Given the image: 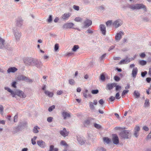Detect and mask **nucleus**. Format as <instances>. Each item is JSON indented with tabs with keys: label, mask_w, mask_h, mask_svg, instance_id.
I'll return each mask as SVG.
<instances>
[{
	"label": "nucleus",
	"mask_w": 151,
	"mask_h": 151,
	"mask_svg": "<svg viewBox=\"0 0 151 151\" xmlns=\"http://www.w3.org/2000/svg\"><path fill=\"white\" fill-rule=\"evenodd\" d=\"M24 63L28 65H35L37 67L41 65V62L31 58H28L24 60Z\"/></svg>",
	"instance_id": "1"
},
{
	"label": "nucleus",
	"mask_w": 151,
	"mask_h": 151,
	"mask_svg": "<svg viewBox=\"0 0 151 151\" xmlns=\"http://www.w3.org/2000/svg\"><path fill=\"white\" fill-rule=\"evenodd\" d=\"M129 8L133 10L143 8L145 11L147 10L145 6L142 4H137L131 5L130 6Z\"/></svg>",
	"instance_id": "2"
},
{
	"label": "nucleus",
	"mask_w": 151,
	"mask_h": 151,
	"mask_svg": "<svg viewBox=\"0 0 151 151\" xmlns=\"http://www.w3.org/2000/svg\"><path fill=\"white\" fill-rule=\"evenodd\" d=\"M129 132L128 130H124L122 132L120 133L121 136L124 138H129Z\"/></svg>",
	"instance_id": "3"
},
{
	"label": "nucleus",
	"mask_w": 151,
	"mask_h": 151,
	"mask_svg": "<svg viewBox=\"0 0 151 151\" xmlns=\"http://www.w3.org/2000/svg\"><path fill=\"white\" fill-rule=\"evenodd\" d=\"M17 78L19 80L24 81H26L28 82H31L32 81V80L28 79L27 77L22 75H21L18 76Z\"/></svg>",
	"instance_id": "4"
},
{
	"label": "nucleus",
	"mask_w": 151,
	"mask_h": 151,
	"mask_svg": "<svg viewBox=\"0 0 151 151\" xmlns=\"http://www.w3.org/2000/svg\"><path fill=\"white\" fill-rule=\"evenodd\" d=\"M15 95H16L22 98H24L26 96V95L22 91H21L17 90L15 92Z\"/></svg>",
	"instance_id": "5"
},
{
	"label": "nucleus",
	"mask_w": 151,
	"mask_h": 151,
	"mask_svg": "<svg viewBox=\"0 0 151 151\" xmlns=\"http://www.w3.org/2000/svg\"><path fill=\"white\" fill-rule=\"evenodd\" d=\"M112 137V140L113 143L116 145L118 144L119 142L118 137L116 134H113Z\"/></svg>",
	"instance_id": "6"
},
{
	"label": "nucleus",
	"mask_w": 151,
	"mask_h": 151,
	"mask_svg": "<svg viewBox=\"0 0 151 151\" xmlns=\"http://www.w3.org/2000/svg\"><path fill=\"white\" fill-rule=\"evenodd\" d=\"M74 25V24L72 23H66L63 25V29L71 28Z\"/></svg>",
	"instance_id": "7"
},
{
	"label": "nucleus",
	"mask_w": 151,
	"mask_h": 151,
	"mask_svg": "<svg viewBox=\"0 0 151 151\" xmlns=\"http://www.w3.org/2000/svg\"><path fill=\"white\" fill-rule=\"evenodd\" d=\"M122 24V22L119 20L115 21L113 23V25L116 28H117Z\"/></svg>",
	"instance_id": "8"
},
{
	"label": "nucleus",
	"mask_w": 151,
	"mask_h": 151,
	"mask_svg": "<svg viewBox=\"0 0 151 151\" xmlns=\"http://www.w3.org/2000/svg\"><path fill=\"white\" fill-rule=\"evenodd\" d=\"M71 14L70 13H65L62 15V19L65 20L68 19L71 16Z\"/></svg>",
	"instance_id": "9"
},
{
	"label": "nucleus",
	"mask_w": 151,
	"mask_h": 151,
	"mask_svg": "<svg viewBox=\"0 0 151 151\" xmlns=\"http://www.w3.org/2000/svg\"><path fill=\"white\" fill-rule=\"evenodd\" d=\"M60 133L62 136L65 137L68 136L69 132L66 131V129L64 128L63 130L60 131Z\"/></svg>",
	"instance_id": "10"
},
{
	"label": "nucleus",
	"mask_w": 151,
	"mask_h": 151,
	"mask_svg": "<svg viewBox=\"0 0 151 151\" xmlns=\"http://www.w3.org/2000/svg\"><path fill=\"white\" fill-rule=\"evenodd\" d=\"M124 33L120 31L115 36V39L116 40H119L122 38V35H124Z\"/></svg>",
	"instance_id": "11"
},
{
	"label": "nucleus",
	"mask_w": 151,
	"mask_h": 151,
	"mask_svg": "<svg viewBox=\"0 0 151 151\" xmlns=\"http://www.w3.org/2000/svg\"><path fill=\"white\" fill-rule=\"evenodd\" d=\"M100 28L102 33L105 35L106 34V27L103 24H101L100 26Z\"/></svg>",
	"instance_id": "12"
},
{
	"label": "nucleus",
	"mask_w": 151,
	"mask_h": 151,
	"mask_svg": "<svg viewBox=\"0 0 151 151\" xmlns=\"http://www.w3.org/2000/svg\"><path fill=\"white\" fill-rule=\"evenodd\" d=\"M137 72L138 69L136 67L133 68L132 72V76L134 78H135L136 76Z\"/></svg>",
	"instance_id": "13"
},
{
	"label": "nucleus",
	"mask_w": 151,
	"mask_h": 151,
	"mask_svg": "<svg viewBox=\"0 0 151 151\" xmlns=\"http://www.w3.org/2000/svg\"><path fill=\"white\" fill-rule=\"evenodd\" d=\"M38 145L42 148H44L45 146V143L42 140H40L37 141Z\"/></svg>",
	"instance_id": "14"
},
{
	"label": "nucleus",
	"mask_w": 151,
	"mask_h": 151,
	"mask_svg": "<svg viewBox=\"0 0 151 151\" xmlns=\"http://www.w3.org/2000/svg\"><path fill=\"white\" fill-rule=\"evenodd\" d=\"M17 70V69L14 67H11L9 68L7 70V72L8 73H14Z\"/></svg>",
	"instance_id": "15"
},
{
	"label": "nucleus",
	"mask_w": 151,
	"mask_h": 151,
	"mask_svg": "<svg viewBox=\"0 0 151 151\" xmlns=\"http://www.w3.org/2000/svg\"><path fill=\"white\" fill-rule=\"evenodd\" d=\"M92 24V22L91 20L87 19L84 22L85 26L87 27L91 25Z\"/></svg>",
	"instance_id": "16"
},
{
	"label": "nucleus",
	"mask_w": 151,
	"mask_h": 151,
	"mask_svg": "<svg viewBox=\"0 0 151 151\" xmlns=\"http://www.w3.org/2000/svg\"><path fill=\"white\" fill-rule=\"evenodd\" d=\"M45 94L49 97H52L53 95V92H50L48 91L45 90L44 91Z\"/></svg>",
	"instance_id": "17"
},
{
	"label": "nucleus",
	"mask_w": 151,
	"mask_h": 151,
	"mask_svg": "<svg viewBox=\"0 0 151 151\" xmlns=\"http://www.w3.org/2000/svg\"><path fill=\"white\" fill-rule=\"evenodd\" d=\"M116 83H115L109 84L107 86V88L109 90L112 89L113 87L116 86Z\"/></svg>",
	"instance_id": "18"
},
{
	"label": "nucleus",
	"mask_w": 151,
	"mask_h": 151,
	"mask_svg": "<svg viewBox=\"0 0 151 151\" xmlns=\"http://www.w3.org/2000/svg\"><path fill=\"white\" fill-rule=\"evenodd\" d=\"M62 115L64 119H65V118L67 117H69L70 116V114L65 111L63 112Z\"/></svg>",
	"instance_id": "19"
},
{
	"label": "nucleus",
	"mask_w": 151,
	"mask_h": 151,
	"mask_svg": "<svg viewBox=\"0 0 151 151\" xmlns=\"http://www.w3.org/2000/svg\"><path fill=\"white\" fill-rule=\"evenodd\" d=\"M103 139L104 142L107 144H109L111 142V139L107 137H104Z\"/></svg>",
	"instance_id": "20"
},
{
	"label": "nucleus",
	"mask_w": 151,
	"mask_h": 151,
	"mask_svg": "<svg viewBox=\"0 0 151 151\" xmlns=\"http://www.w3.org/2000/svg\"><path fill=\"white\" fill-rule=\"evenodd\" d=\"M130 61L128 59H126L121 60L119 63L120 64H125L129 62Z\"/></svg>",
	"instance_id": "21"
},
{
	"label": "nucleus",
	"mask_w": 151,
	"mask_h": 151,
	"mask_svg": "<svg viewBox=\"0 0 151 151\" xmlns=\"http://www.w3.org/2000/svg\"><path fill=\"white\" fill-rule=\"evenodd\" d=\"M82 139V138L78 137H77V140L79 143L81 145L83 144L85 142V140L83 139Z\"/></svg>",
	"instance_id": "22"
},
{
	"label": "nucleus",
	"mask_w": 151,
	"mask_h": 151,
	"mask_svg": "<svg viewBox=\"0 0 151 151\" xmlns=\"http://www.w3.org/2000/svg\"><path fill=\"white\" fill-rule=\"evenodd\" d=\"M21 36L20 33L16 32L15 34V36L16 39L17 40H19Z\"/></svg>",
	"instance_id": "23"
},
{
	"label": "nucleus",
	"mask_w": 151,
	"mask_h": 151,
	"mask_svg": "<svg viewBox=\"0 0 151 151\" xmlns=\"http://www.w3.org/2000/svg\"><path fill=\"white\" fill-rule=\"evenodd\" d=\"M139 63L142 65H144L146 64L147 62L144 60H141L139 61Z\"/></svg>",
	"instance_id": "24"
},
{
	"label": "nucleus",
	"mask_w": 151,
	"mask_h": 151,
	"mask_svg": "<svg viewBox=\"0 0 151 151\" xmlns=\"http://www.w3.org/2000/svg\"><path fill=\"white\" fill-rule=\"evenodd\" d=\"M90 120L88 119H87L85 121L84 123V125L86 126L90 124Z\"/></svg>",
	"instance_id": "25"
},
{
	"label": "nucleus",
	"mask_w": 151,
	"mask_h": 151,
	"mask_svg": "<svg viewBox=\"0 0 151 151\" xmlns=\"http://www.w3.org/2000/svg\"><path fill=\"white\" fill-rule=\"evenodd\" d=\"M149 100L148 99H146L145 101V103L144 104L145 106V107H147L149 106Z\"/></svg>",
	"instance_id": "26"
},
{
	"label": "nucleus",
	"mask_w": 151,
	"mask_h": 151,
	"mask_svg": "<svg viewBox=\"0 0 151 151\" xmlns=\"http://www.w3.org/2000/svg\"><path fill=\"white\" fill-rule=\"evenodd\" d=\"M134 96L136 97V98H138L139 97L140 94L139 93L136 91H135L134 92Z\"/></svg>",
	"instance_id": "27"
},
{
	"label": "nucleus",
	"mask_w": 151,
	"mask_h": 151,
	"mask_svg": "<svg viewBox=\"0 0 151 151\" xmlns=\"http://www.w3.org/2000/svg\"><path fill=\"white\" fill-rule=\"evenodd\" d=\"M60 144L61 145L64 146L66 147L68 146L67 144L66 143V142L64 140H62L61 141Z\"/></svg>",
	"instance_id": "28"
},
{
	"label": "nucleus",
	"mask_w": 151,
	"mask_h": 151,
	"mask_svg": "<svg viewBox=\"0 0 151 151\" xmlns=\"http://www.w3.org/2000/svg\"><path fill=\"white\" fill-rule=\"evenodd\" d=\"M38 129H39V128H38V127L36 126L33 129V132L34 133H37L38 132V131L37 130Z\"/></svg>",
	"instance_id": "29"
},
{
	"label": "nucleus",
	"mask_w": 151,
	"mask_h": 151,
	"mask_svg": "<svg viewBox=\"0 0 151 151\" xmlns=\"http://www.w3.org/2000/svg\"><path fill=\"white\" fill-rule=\"evenodd\" d=\"M89 104L90 108L91 109L93 110L95 109L93 103L92 102H90Z\"/></svg>",
	"instance_id": "30"
},
{
	"label": "nucleus",
	"mask_w": 151,
	"mask_h": 151,
	"mask_svg": "<svg viewBox=\"0 0 151 151\" xmlns=\"http://www.w3.org/2000/svg\"><path fill=\"white\" fill-rule=\"evenodd\" d=\"M37 138V137L36 136H34L33 138L32 139H31L33 145H34L35 144L36 142L35 141Z\"/></svg>",
	"instance_id": "31"
},
{
	"label": "nucleus",
	"mask_w": 151,
	"mask_h": 151,
	"mask_svg": "<svg viewBox=\"0 0 151 151\" xmlns=\"http://www.w3.org/2000/svg\"><path fill=\"white\" fill-rule=\"evenodd\" d=\"M79 48V46L78 45H75L74 46L72 49V50L73 51H76Z\"/></svg>",
	"instance_id": "32"
},
{
	"label": "nucleus",
	"mask_w": 151,
	"mask_h": 151,
	"mask_svg": "<svg viewBox=\"0 0 151 151\" xmlns=\"http://www.w3.org/2000/svg\"><path fill=\"white\" fill-rule=\"evenodd\" d=\"M0 113L1 115H3L4 113V108L1 105H0Z\"/></svg>",
	"instance_id": "33"
},
{
	"label": "nucleus",
	"mask_w": 151,
	"mask_h": 151,
	"mask_svg": "<svg viewBox=\"0 0 151 151\" xmlns=\"http://www.w3.org/2000/svg\"><path fill=\"white\" fill-rule=\"evenodd\" d=\"M128 92L129 90H124L122 93V96L123 97V96H124Z\"/></svg>",
	"instance_id": "34"
},
{
	"label": "nucleus",
	"mask_w": 151,
	"mask_h": 151,
	"mask_svg": "<svg viewBox=\"0 0 151 151\" xmlns=\"http://www.w3.org/2000/svg\"><path fill=\"white\" fill-rule=\"evenodd\" d=\"M7 91L11 93V94L12 95L13 97H14L15 96V93L13 91L11 90L9 88V89H8Z\"/></svg>",
	"instance_id": "35"
},
{
	"label": "nucleus",
	"mask_w": 151,
	"mask_h": 151,
	"mask_svg": "<svg viewBox=\"0 0 151 151\" xmlns=\"http://www.w3.org/2000/svg\"><path fill=\"white\" fill-rule=\"evenodd\" d=\"M69 83L72 85H73L75 83V81L73 79H70L69 80Z\"/></svg>",
	"instance_id": "36"
},
{
	"label": "nucleus",
	"mask_w": 151,
	"mask_h": 151,
	"mask_svg": "<svg viewBox=\"0 0 151 151\" xmlns=\"http://www.w3.org/2000/svg\"><path fill=\"white\" fill-rule=\"evenodd\" d=\"M82 19L80 17H77L75 19V21L77 22H81L82 21Z\"/></svg>",
	"instance_id": "37"
},
{
	"label": "nucleus",
	"mask_w": 151,
	"mask_h": 151,
	"mask_svg": "<svg viewBox=\"0 0 151 151\" xmlns=\"http://www.w3.org/2000/svg\"><path fill=\"white\" fill-rule=\"evenodd\" d=\"M94 126L95 128L97 129H100L101 128V126L100 125L96 123L94 124Z\"/></svg>",
	"instance_id": "38"
},
{
	"label": "nucleus",
	"mask_w": 151,
	"mask_h": 151,
	"mask_svg": "<svg viewBox=\"0 0 151 151\" xmlns=\"http://www.w3.org/2000/svg\"><path fill=\"white\" fill-rule=\"evenodd\" d=\"M55 106L54 105H52V106L50 107L49 109L48 110L49 111H52L53 109H54L55 108Z\"/></svg>",
	"instance_id": "39"
},
{
	"label": "nucleus",
	"mask_w": 151,
	"mask_h": 151,
	"mask_svg": "<svg viewBox=\"0 0 151 151\" xmlns=\"http://www.w3.org/2000/svg\"><path fill=\"white\" fill-rule=\"evenodd\" d=\"M99 91L98 90H92L91 91V93L93 94H96L98 93Z\"/></svg>",
	"instance_id": "40"
},
{
	"label": "nucleus",
	"mask_w": 151,
	"mask_h": 151,
	"mask_svg": "<svg viewBox=\"0 0 151 151\" xmlns=\"http://www.w3.org/2000/svg\"><path fill=\"white\" fill-rule=\"evenodd\" d=\"M139 56L141 58H144L145 57L146 55L145 53L143 52L139 54Z\"/></svg>",
	"instance_id": "41"
},
{
	"label": "nucleus",
	"mask_w": 151,
	"mask_h": 151,
	"mask_svg": "<svg viewBox=\"0 0 151 151\" xmlns=\"http://www.w3.org/2000/svg\"><path fill=\"white\" fill-rule=\"evenodd\" d=\"M114 79L116 81H118L120 80V78L119 77L117 76H114Z\"/></svg>",
	"instance_id": "42"
},
{
	"label": "nucleus",
	"mask_w": 151,
	"mask_h": 151,
	"mask_svg": "<svg viewBox=\"0 0 151 151\" xmlns=\"http://www.w3.org/2000/svg\"><path fill=\"white\" fill-rule=\"evenodd\" d=\"M115 97L116 99H119L121 97L120 96V94L119 92L117 93L116 94V96H115Z\"/></svg>",
	"instance_id": "43"
},
{
	"label": "nucleus",
	"mask_w": 151,
	"mask_h": 151,
	"mask_svg": "<svg viewBox=\"0 0 151 151\" xmlns=\"http://www.w3.org/2000/svg\"><path fill=\"white\" fill-rule=\"evenodd\" d=\"M99 103L101 106H102L104 103L103 99H101L100 100H99Z\"/></svg>",
	"instance_id": "44"
},
{
	"label": "nucleus",
	"mask_w": 151,
	"mask_h": 151,
	"mask_svg": "<svg viewBox=\"0 0 151 151\" xmlns=\"http://www.w3.org/2000/svg\"><path fill=\"white\" fill-rule=\"evenodd\" d=\"M59 48V45L58 44H56L55 46V51H57Z\"/></svg>",
	"instance_id": "45"
},
{
	"label": "nucleus",
	"mask_w": 151,
	"mask_h": 151,
	"mask_svg": "<svg viewBox=\"0 0 151 151\" xmlns=\"http://www.w3.org/2000/svg\"><path fill=\"white\" fill-rule=\"evenodd\" d=\"M88 90H86L85 91V93H83V95L84 97H85V98H86L87 97V93L88 92Z\"/></svg>",
	"instance_id": "46"
},
{
	"label": "nucleus",
	"mask_w": 151,
	"mask_h": 151,
	"mask_svg": "<svg viewBox=\"0 0 151 151\" xmlns=\"http://www.w3.org/2000/svg\"><path fill=\"white\" fill-rule=\"evenodd\" d=\"M112 22V21L109 20L106 22V24L107 26L110 25Z\"/></svg>",
	"instance_id": "47"
},
{
	"label": "nucleus",
	"mask_w": 151,
	"mask_h": 151,
	"mask_svg": "<svg viewBox=\"0 0 151 151\" xmlns=\"http://www.w3.org/2000/svg\"><path fill=\"white\" fill-rule=\"evenodd\" d=\"M115 98L112 96H111L109 98V101H113L115 100Z\"/></svg>",
	"instance_id": "48"
},
{
	"label": "nucleus",
	"mask_w": 151,
	"mask_h": 151,
	"mask_svg": "<svg viewBox=\"0 0 151 151\" xmlns=\"http://www.w3.org/2000/svg\"><path fill=\"white\" fill-rule=\"evenodd\" d=\"M115 87H116V91H117L119 89H121V87L120 86L118 85H116V86H115Z\"/></svg>",
	"instance_id": "49"
},
{
	"label": "nucleus",
	"mask_w": 151,
	"mask_h": 151,
	"mask_svg": "<svg viewBox=\"0 0 151 151\" xmlns=\"http://www.w3.org/2000/svg\"><path fill=\"white\" fill-rule=\"evenodd\" d=\"M52 20V16L50 15L48 19H47V21L48 22H50Z\"/></svg>",
	"instance_id": "50"
},
{
	"label": "nucleus",
	"mask_w": 151,
	"mask_h": 151,
	"mask_svg": "<svg viewBox=\"0 0 151 151\" xmlns=\"http://www.w3.org/2000/svg\"><path fill=\"white\" fill-rule=\"evenodd\" d=\"M17 82L16 81H14L12 84V86L15 88H16V84Z\"/></svg>",
	"instance_id": "51"
},
{
	"label": "nucleus",
	"mask_w": 151,
	"mask_h": 151,
	"mask_svg": "<svg viewBox=\"0 0 151 151\" xmlns=\"http://www.w3.org/2000/svg\"><path fill=\"white\" fill-rule=\"evenodd\" d=\"M147 73V72L146 71H145L144 72H142L141 76L142 77H144Z\"/></svg>",
	"instance_id": "52"
},
{
	"label": "nucleus",
	"mask_w": 151,
	"mask_h": 151,
	"mask_svg": "<svg viewBox=\"0 0 151 151\" xmlns=\"http://www.w3.org/2000/svg\"><path fill=\"white\" fill-rule=\"evenodd\" d=\"M73 8L76 10H79V7L78 6L74 5L73 6Z\"/></svg>",
	"instance_id": "53"
},
{
	"label": "nucleus",
	"mask_w": 151,
	"mask_h": 151,
	"mask_svg": "<svg viewBox=\"0 0 151 151\" xmlns=\"http://www.w3.org/2000/svg\"><path fill=\"white\" fill-rule=\"evenodd\" d=\"M18 118V115L17 114V115H16L14 117V122H16L17 121V119Z\"/></svg>",
	"instance_id": "54"
},
{
	"label": "nucleus",
	"mask_w": 151,
	"mask_h": 151,
	"mask_svg": "<svg viewBox=\"0 0 151 151\" xmlns=\"http://www.w3.org/2000/svg\"><path fill=\"white\" fill-rule=\"evenodd\" d=\"M53 118L52 117H50L47 118V121L48 122H50L52 121Z\"/></svg>",
	"instance_id": "55"
},
{
	"label": "nucleus",
	"mask_w": 151,
	"mask_h": 151,
	"mask_svg": "<svg viewBox=\"0 0 151 151\" xmlns=\"http://www.w3.org/2000/svg\"><path fill=\"white\" fill-rule=\"evenodd\" d=\"M134 131H136L139 132L140 130V128L139 126H137L134 128Z\"/></svg>",
	"instance_id": "56"
},
{
	"label": "nucleus",
	"mask_w": 151,
	"mask_h": 151,
	"mask_svg": "<svg viewBox=\"0 0 151 151\" xmlns=\"http://www.w3.org/2000/svg\"><path fill=\"white\" fill-rule=\"evenodd\" d=\"M100 79L102 80H104L105 79V77L104 75L101 74V75Z\"/></svg>",
	"instance_id": "57"
},
{
	"label": "nucleus",
	"mask_w": 151,
	"mask_h": 151,
	"mask_svg": "<svg viewBox=\"0 0 151 151\" xmlns=\"http://www.w3.org/2000/svg\"><path fill=\"white\" fill-rule=\"evenodd\" d=\"M138 132L136 131H134V136L135 137H137L138 136Z\"/></svg>",
	"instance_id": "58"
},
{
	"label": "nucleus",
	"mask_w": 151,
	"mask_h": 151,
	"mask_svg": "<svg viewBox=\"0 0 151 151\" xmlns=\"http://www.w3.org/2000/svg\"><path fill=\"white\" fill-rule=\"evenodd\" d=\"M54 146L53 145H51L50 147V149L49 151H52L54 148Z\"/></svg>",
	"instance_id": "59"
},
{
	"label": "nucleus",
	"mask_w": 151,
	"mask_h": 151,
	"mask_svg": "<svg viewBox=\"0 0 151 151\" xmlns=\"http://www.w3.org/2000/svg\"><path fill=\"white\" fill-rule=\"evenodd\" d=\"M63 93V91H57V94L58 95H60Z\"/></svg>",
	"instance_id": "60"
},
{
	"label": "nucleus",
	"mask_w": 151,
	"mask_h": 151,
	"mask_svg": "<svg viewBox=\"0 0 151 151\" xmlns=\"http://www.w3.org/2000/svg\"><path fill=\"white\" fill-rule=\"evenodd\" d=\"M143 129L145 131H148L149 130L148 128L146 126H144L143 127Z\"/></svg>",
	"instance_id": "61"
},
{
	"label": "nucleus",
	"mask_w": 151,
	"mask_h": 151,
	"mask_svg": "<svg viewBox=\"0 0 151 151\" xmlns=\"http://www.w3.org/2000/svg\"><path fill=\"white\" fill-rule=\"evenodd\" d=\"M146 80L148 83H150L151 81V78H146Z\"/></svg>",
	"instance_id": "62"
},
{
	"label": "nucleus",
	"mask_w": 151,
	"mask_h": 151,
	"mask_svg": "<svg viewBox=\"0 0 151 151\" xmlns=\"http://www.w3.org/2000/svg\"><path fill=\"white\" fill-rule=\"evenodd\" d=\"M5 121L4 120H2L1 121H0V123L1 124H5Z\"/></svg>",
	"instance_id": "63"
},
{
	"label": "nucleus",
	"mask_w": 151,
	"mask_h": 151,
	"mask_svg": "<svg viewBox=\"0 0 151 151\" xmlns=\"http://www.w3.org/2000/svg\"><path fill=\"white\" fill-rule=\"evenodd\" d=\"M148 74L151 76V67L149 68Z\"/></svg>",
	"instance_id": "64"
}]
</instances>
